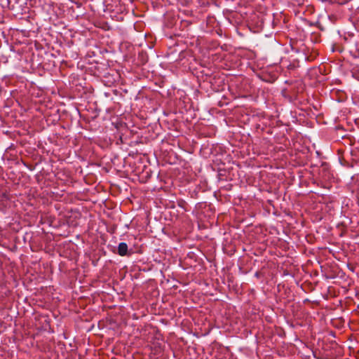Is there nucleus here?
<instances>
[{
	"label": "nucleus",
	"instance_id": "nucleus-1",
	"mask_svg": "<svg viewBox=\"0 0 359 359\" xmlns=\"http://www.w3.org/2000/svg\"><path fill=\"white\" fill-rule=\"evenodd\" d=\"M118 253L121 256L128 255V245L126 243H121L118 246Z\"/></svg>",
	"mask_w": 359,
	"mask_h": 359
}]
</instances>
